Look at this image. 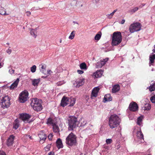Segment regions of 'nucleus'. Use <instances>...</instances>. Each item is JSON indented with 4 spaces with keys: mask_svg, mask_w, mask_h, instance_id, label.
Segmentation results:
<instances>
[{
    "mask_svg": "<svg viewBox=\"0 0 155 155\" xmlns=\"http://www.w3.org/2000/svg\"><path fill=\"white\" fill-rule=\"evenodd\" d=\"M60 43H61V42H62V40H61V39L60 40Z\"/></svg>",
    "mask_w": 155,
    "mask_h": 155,
    "instance_id": "bf43d9fd",
    "label": "nucleus"
},
{
    "mask_svg": "<svg viewBox=\"0 0 155 155\" xmlns=\"http://www.w3.org/2000/svg\"><path fill=\"white\" fill-rule=\"evenodd\" d=\"M114 14L112 12L110 14H108L106 15L107 18L109 19H111L112 18Z\"/></svg>",
    "mask_w": 155,
    "mask_h": 155,
    "instance_id": "37998d69",
    "label": "nucleus"
},
{
    "mask_svg": "<svg viewBox=\"0 0 155 155\" xmlns=\"http://www.w3.org/2000/svg\"><path fill=\"white\" fill-rule=\"evenodd\" d=\"M19 81V78H17L16 79V80L13 83H12L11 85V86H10V89H13L17 87Z\"/></svg>",
    "mask_w": 155,
    "mask_h": 155,
    "instance_id": "f3484780",
    "label": "nucleus"
},
{
    "mask_svg": "<svg viewBox=\"0 0 155 155\" xmlns=\"http://www.w3.org/2000/svg\"><path fill=\"white\" fill-rule=\"evenodd\" d=\"M77 72L78 73V74H82L84 73L83 71L80 70H78L77 71Z\"/></svg>",
    "mask_w": 155,
    "mask_h": 155,
    "instance_id": "09e8293b",
    "label": "nucleus"
},
{
    "mask_svg": "<svg viewBox=\"0 0 155 155\" xmlns=\"http://www.w3.org/2000/svg\"><path fill=\"white\" fill-rule=\"evenodd\" d=\"M151 109L150 105L148 104L145 105L144 107V110H149Z\"/></svg>",
    "mask_w": 155,
    "mask_h": 155,
    "instance_id": "f704fd0d",
    "label": "nucleus"
},
{
    "mask_svg": "<svg viewBox=\"0 0 155 155\" xmlns=\"http://www.w3.org/2000/svg\"><path fill=\"white\" fill-rule=\"evenodd\" d=\"M52 126L53 131L55 133H59L60 129L58 126L55 124L53 125Z\"/></svg>",
    "mask_w": 155,
    "mask_h": 155,
    "instance_id": "4be33fe9",
    "label": "nucleus"
},
{
    "mask_svg": "<svg viewBox=\"0 0 155 155\" xmlns=\"http://www.w3.org/2000/svg\"><path fill=\"white\" fill-rule=\"evenodd\" d=\"M149 91L151 92L155 90V81L154 83L149 87Z\"/></svg>",
    "mask_w": 155,
    "mask_h": 155,
    "instance_id": "c756f323",
    "label": "nucleus"
},
{
    "mask_svg": "<svg viewBox=\"0 0 155 155\" xmlns=\"http://www.w3.org/2000/svg\"><path fill=\"white\" fill-rule=\"evenodd\" d=\"M129 109L130 111H136L138 110V106L137 104L134 102L130 103L129 106Z\"/></svg>",
    "mask_w": 155,
    "mask_h": 155,
    "instance_id": "1a4fd4ad",
    "label": "nucleus"
},
{
    "mask_svg": "<svg viewBox=\"0 0 155 155\" xmlns=\"http://www.w3.org/2000/svg\"><path fill=\"white\" fill-rule=\"evenodd\" d=\"M0 155H6V154L3 151H0Z\"/></svg>",
    "mask_w": 155,
    "mask_h": 155,
    "instance_id": "8fccbe9b",
    "label": "nucleus"
},
{
    "mask_svg": "<svg viewBox=\"0 0 155 155\" xmlns=\"http://www.w3.org/2000/svg\"><path fill=\"white\" fill-rule=\"evenodd\" d=\"M65 142L69 146L71 147L75 146L77 144L76 135L71 132L66 137Z\"/></svg>",
    "mask_w": 155,
    "mask_h": 155,
    "instance_id": "20e7f679",
    "label": "nucleus"
},
{
    "mask_svg": "<svg viewBox=\"0 0 155 155\" xmlns=\"http://www.w3.org/2000/svg\"><path fill=\"white\" fill-rule=\"evenodd\" d=\"M20 118L24 122L28 121L31 117V116L26 113H22L20 114Z\"/></svg>",
    "mask_w": 155,
    "mask_h": 155,
    "instance_id": "9b49d317",
    "label": "nucleus"
},
{
    "mask_svg": "<svg viewBox=\"0 0 155 155\" xmlns=\"http://www.w3.org/2000/svg\"><path fill=\"white\" fill-rule=\"evenodd\" d=\"M69 130H73L78 127V121L77 117L74 116L69 117L68 118Z\"/></svg>",
    "mask_w": 155,
    "mask_h": 155,
    "instance_id": "7ed1b4c3",
    "label": "nucleus"
},
{
    "mask_svg": "<svg viewBox=\"0 0 155 155\" xmlns=\"http://www.w3.org/2000/svg\"><path fill=\"white\" fill-rule=\"evenodd\" d=\"M125 22V20L124 19H123L121 21V24H123Z\"/></svg>",
    "mask_w": 155,
    "mask_h": 155,
    "instance_id": "5fc2aeb1",
    "label": "nucleus"
},
{
    "mask_svg": "<svg viewBox=\"0 0 155 155\" xmlns=\"http://www.w3.org/2000/svg\"><path fill=\"white\" fill-rule=\"evenodd\" d=\"M76 83H74V84L75 85L76 84V85H75L77 87H79L80 86L83 85L84 83V79H79L77 80L75 82Z\"/></svg>",
    "mask_w": 155,
    "mask_h": 155,
    "instance_id": "2eb2a0df",
    "label": "nucleus"
},
{
    "mask_svg": "<svg viewBox=\"0 0 155 155\" xmlns=\"http://www.w3.org/2000/svg\"><path fill=\"white\" fill-rule=\"evenodd\" d=\"M154 48L152 50V51H153V53H155V45H154Z\"/></svg>",
    "mask_w": 155,
    "mask_h": 155,
    "instance_id": "6e6d98bb",
    "label": "nucleus"
},
{
    "mask_svg": "<svg viewBox=\"0 0 155 155\" xmlns=\"http://www.w3.org/2000/svg\"><path fill=\"white\" fill-rule=\"evenodd\" d=\"M50 71H51V70H49V72H50Z\"/></svg>",
    "mask_w": 155,
    "mask_h": 155,
    "instance_id": "680f3d73",
    "label": "nucleus"
},
{
    "mask_svg": "<svg viewBox=\"0 0 155 155\" xmlns=\"http://www.w3.org/2000/svg\"><path fill=\"white\" fill-rule=\"evenodd\" d=\"M137 136L138 139H143V135L140 130L137 131Z\"/></svg>",
    "mask_w": 155,
    "mask_h": 155,
    "instance_id": "5701e85b",
    "label": "nucleus"
},
{
    "mask_svg": "<svg viewBox=\"0 0 155 155\" xmlns=\"http://www.w3.org/2000/svg\"><path fill=\"white\" fill-rule=\"evenodd\" d=\"M41 71L42 72V73L44 74H48V71H47L46 70V71H45V70L44 69L41 70Z\"/></svg>",
    "mask_w": 155,
    "mask_h": 155,
    "instance_id": "a18cd8bd",
    "label": "nucleus"
},
{
    "mask_svg": "<svg viewBox=\"0 0 155 155\" xmlns=\"http://www.w3.org/2000/svg\"><path fill=\"white\" fill-rule=\"evenodd\" d=\"M105 102L110 101L112 100L110 94H106L104 98Z\"/></svg>",
    "mask_w": 155,
    "mask_h": 155,
    "instance_id": "a878e982",
    "label": "nucleus"
},
{
    "mask_svg": "<svg viewBox=\"0 0 155 155\" xmlns=\"http://www.w3.org/2000/svg\"><path fill=\"white\" fill-rule=\"evenodd\" d=\"M70 106H73L75 104V99L74 98H72L70 99Z\"/></svg>",
    "mask_w": 155,
    "mask_h": 155,
    "instance_id": "2f4dec72",
    "label": "nucleus"
},
{
    "mask_svg": "<svg viewBox=\"0 0 155 155\" xmlns=\"http://www.w3.org/2000/svg\"><path fill=\"white\" fill-rule=\"evenodd\" d=\"M2 64H1V62H0V68H1V67H2Z\"/></svg>",
    "mask_w": 155,
    "mask_h": 155,
    "instance_id": "13d9d810",
    "label": "nucleus"
},
{
    "mask_svg": "<svg viewBox=\"0 0 155 155\" xmlns=\"http://www.w3.org/2000/svg\"><path fill=\"white\" fill-rule=\"evenodd\" d=\"M121 120L116 114L111 115L109 119L108 124L110 127L113 129L118 127L120 124Z\"/></svg>",
    "mask_w": 155,
    "mask_h": 155,
    "instance_id": "f257e3e1",
    "label": "nucleus"
},
{
    "mask_svg": "<svg viewBox=\"0 0 155 155\" xmlns=\"http://www.w3.org/2000/svg\"><path fill=\"white\" fill-rule=\"evenodd\" d=\"M150 100L152 102L155 103V94L150 97Z\"/></svg>",
    "mask_w": 155,
    "mask_h": 155,
    "instance_id": "58836bf2",
    "label": "nucleus"
},
{
    "mask_svg": "<svg viewBox=\"0 0 155 155\" xmlns=\"http://www.w3.org/2000/svg\"><path fill=\"white\" fill-rule=\"evenodd\" d=\"M53 135L51 134H50L48 136V138L49 140H51L53 138Z\"/></svg>",
    "mask_w": 155,
    "mask_h": 155,
    "instance_id": "c03bdc74",
    "label": "nucleus"
},
{
    "mask_svg": "<svg viewBox=\"0 0 155 155\" xmlns=\"http://www.w3.org/2000/svg\"><path fill=\"white\" fill-rule=\"evenodd\" d=\"M65 83L64 81H60L58 82L56 84L58 86H60Z\"/></svg>",
    "mask_w": 155,
    "mask_h": 155,
    "instance_id": "a19ab883",
    "label": "nucleus"
},
{
    "mask_svg": "<svg viewBox=\"0 0 155 155\" xmlns=\"http://www.w3.org/2000/svg\"><path fill=\"white\" fill-rule=\"evenodd\" d=\"M56 146L58 149H60L63 147V145L62 141L60 138L57 139L56 141Z\"/></svg>",
    "mask_w": 155,
    "mask_h": 155,
    "instance_id": "6ab92c4d",
    "label": "nucleus"
},
{
    "mask_svg": "<svg viewBox=\"0 0 155 155\" xmlns=\"http://www.w3.org/2000/svg\"><path fill=\"white\" fill-rule=\"evenodd\" d=\"M40 81V78L33 79L32 81V85L35 86H37Z\"/></svg>",
    "mask_w": 155,
    "mask_h": 155,
    "instance_id": "393cba45",
    "label": "nucleus"
},
{
    "mask_svg": "<svg viewBox=\"0 0 155 155\" xmlns=\"http://www.w3.org/2000/svg\"><path fill=\"white\" fill-rule=\"evenodd\" d=\"M153 54V53H152V54L150 55L149 57V60L151 64H153L154 63L155 59V54Z\"/></svg>",
    "mask_w": 155,
    "mask_h": 155,
    "instance_id": "bb28decb",
    "label": "nucleus"
},
{
    "mask_svg": "<svg viewBox=\"0 0 155 155\" xmlns=\"http://www.w3.org/2000/svg\"><path fill=\"white\" fill-rule=\"evenodd\" d=\"M142 121V118L141 117H139L137 119V124L140 125L141 124V122Z\"/></svg>",
    "mask_w": 155,
    "mask_h": 155,
    "instance_id": "c9c22d12",
    "label": "nucleus"
},
{
    "mask_svg": "<svg viewBox=\"0 0 155 155\" xmlns=\"http://www.w3.org/2000/svg\"><path fill=\"white\" fill-rule=\"evenodd\" d=\"M28 92L26 90H25L21 93L19 97L20 102L23 103L26 101L28 100Z\"/></svg>",
    "mask_w": 155,
    "mask_h": 155,
    "instance_id": "6e6552de",
    "label": "nucleus"
},
{
    "mask_svg": "<svg viewBox=\"0 0 155 155\" xmlns=\"http://www.w3.org/2000/svg\"><path fill=\"white\" fill-rule=\"evenodd\" d=\"M49 155H54V152H51L48 153Z\"/></svg>",
    "mask_w": 155,
    "mask_h": 155,
    "instance_id": "864d4df0",
    "label": "nucleus"
},
{
    "mask_svg": "<svg viewBox=\"0 0 155 155\" xmlns=\"http://www.w3.org/2000/svg\"><path fill=\"white\" fill-rule=\"evenodd\" d=\"M80 67L81 69L86 70L87 69V66L86 63L84 62L80 64Z\"/></svg>",
    "mask_w": 155,
    "mask_h": 155,
    "instance_id": "c85d7f7f",
    "label": "nucleus"
},
{
    "mask_svg": "<svg viewBox=\"0 0 155 155\" xmlns=\"http://www.w3.org/2000/svg\"><path fill=\"white\" fill-rule=\"evenodd\" d=\"M9 72L11 74H14L15 73V70L13 69H10L9 70Z\"/></svg>",
    "mask_w": 155,
    "mask_h": 155,
    "instance_id": "de8ad7c7",
    "label": "nucleus"
},
{
    "mask_svg": "<svg viewBox=\"0 0 155 155\" xmlns=\"http://www.w3.org/2000/svg\"><path fill=\"white\" fill-rule=\"evenodd\" d=\"M35 31L34 29H30V33L31 35L33 36L35 38H36L37 36V35L35 33Z\"/></svg>",
    "mask_w": 155,
    "mask_h": 155,
    "instance_id": "473e14b6",
    "label": "nucleus"
},
{
    "mask_svg": "<svg viewBox=\"0 0 155 155\" xmlns=\"http://www.w3.org/2000/svg\"><path fill=\"white\" fill-rule=\"evenodd\" d=\"M120 89V87L119 85H115L113 87L112 90V92L113 93H115L118 92Z\"/></svg>",
    "mask_w": 155,
    "mask_h": 155,
    "instance_id": "aec40b11",
    "label": "nucleus"
},
{
    "mask_svg": "<svg viewBox=\"0 0 155 155\" xmlns=\"http://www.w3.org/2000/svg\"><path fill=\"white\" fill-rule=\"evenodd\" d=\"M53 120L51 118L49 117L48 119L47 124H52L53 125L54 124H53Z\"/></svg>",
    "mask_w": 155,
    "mask_h": 155,
    "instance_id": "7c9ffc66",
    "label": "nucleus"
},
{
    "mask_svg": "<svg viewBox=\"0 0 155 155\" xmlns=\"http://www.w3.org/2000/svg\"><path fill=\"white\" fill-rule=\"evenodd\" d=\"M103 73V71L101 70L97 71L94 73L93 76L95 78H98L101 77Z\"/></svg>",
    "mask_w": 155,
    "mask_h": 155,
    "instance_id": "dca6fc26",
    "label": "nucleus"
},
{
    "mask_svg": "<svg viewBox=\"0 0 155 155\" xmlns=\"http://www.w3.org/2000/svg\"><path fill=\"white\" fill-rule=\"evenodd\" d=\"M46 66L45 65H41V70L44 69L45 72L46 71Z\"/></svg>",
    "mask_w": 155,
    "mask_h": 155,
    "instance_id": "49530a36",
    "label": "nucleus"
},
{
    "mask_svg": "<svg viewBox=\"0 0 155 155\" xmlns=\"http://www.w3.org/2000/svg\"><path fill=\"white\" fill-rule=\"evenodd\" d=\"M138 7H135L133 9H132L129 11L130 12H132V13L135 12L138 9Z\"/></svg>",
    "mask_w": 155,
    "mask_h": 155,
    "instance_id": "4c0bfd02",
    "label": "nucleus"
},
{
    "mask_svg": "<svg viewBox=\"0 0 155 155\" xmlns=\"http://www.w3.org/2000/svg\"><path fill=\"white\" fill-rule=\"evenodd\" d=\"M70 103V99L65 96H63L61 100V106L64 107Z\"/></svg>",
    "mask_w": 155,
    "mask_h": 155,
    "instance_id": "9d476101",
    "label": "nucleus"
},
{
    "mask_svg": "<svg viewBox=\"0 0 155 155\" xmlns=\"http://www.w3.org/2000/svg\"><path fill=\"white\" fill-rule=\"evenodd\" d=\"M27 13V15L28 16H29L30 15H31V13L30 12H29V11H28L26 12Z\"/></svg>",
    "mask_w": 155,
    "mask_h": 155,
    "instance_id": "603ef678",
    "label": "nucleus"
},
{
    "mask_svg": "<svg viewBox=\"0 0 155 155\" xmlns=\"http://www.w3.org/2000/svg\"><path fill=\"white\" fill-rule=\"evenodd\" d=\"M106 143L108 144H110L112 142V140L111 139H108L106 140Z\"/></svg>",
    "mask_w": 155,
    "mask_h": 155,
    "instance_id": "79ce46f5",
    "label": "nucleus"
},
{
    "mask_svg": "<svg viewBox=\"0 0 155 155\" xmlns=\"http://www.w3.org/2000/svg\"><path fill=\"white\" fill-rule=\"evenodd\" d=\"M0 14L2 15H8L9 14L7 13L5 9L0 5Z\"/></svg>",
    "mask_w": 155,
    "mask_h": 155,
    "instance_id": "412c9836",
    "label": "nucleus"
},
{
    "mask_svg": "<svg viewBox=\"0 0 155 155\" xmlns=\"http://www.w3.org/2000/svg\"><path fill=\"white\" fill-rule=\"evenodd\" d=\"M38 136L41 140H45L46 138V136L43 131L41 130L38 134Z\"/></svg>",
    "mask_w": 155,
    "mask_h": 155,
    "instance_id": "a211bd4d",
    "label": "nucleus"
},
{
    "mask_svg": "<svg viewBox=\"0 0 155 155\" xmlns=\"http://www.w3.org/2000/svg\"><path fill=\"white\" fill-rule=\"evenodd\" d=\"M100 90L98 87L94 88L92 90L91 94V98L92 99L93 97H97L98 93Z\"/></svg>",
    "mask_w": 155,
    "mask_h": 155,
    "instance_id": "4468645a",
    "label": "nucleus"
},
{
    "mask_svg": "<svg viewBox=\"0 0 155 155\" xmlns=\"http://www.w3.org/2000/svg\"><path fill=\"white\" fill-rule=\"evenodd\" d=\"M51 147V144H48L46 147L44 148L45 150L46 151H49Z\"/></svg>",
    "mask_w": 155,
    "mask_h": 155,
    "instance_id": "ea45409f",
    "label": "nucleus"
},
{
    "mask_svg": "<svg viewBox=\"0 0 155 155\" xmlns=\"http://www.w3.org/2000/svg\"><path fill=\"white\" fill-rule=\"evenodd\" d=\"M7 44L8 45H9V44L8 43H7Z\"/></svg>",
    "mask_w": 155,
    "mask_h": 155,
    "instance_id": "052dcab7",
    "label": "nucleus"
},
{
    "mask_svg": "<svg viewBox=\"0 0 155 155\" xmlns=\"http://www.w3.org/2000/svg\"><path fill=\"white\" fill-rule=\"evenodd\" d=\"M42 103L41 100L37 98H35L32 100L31 104L35 110L38 111L41 110L43 109Z\"/></svg>",
    "mask_w": 155,
    "mask_h": 155,
    "instance_id": "39448f33",
    "label": "nucleus"
},
{
    "mask_svg": "<svg viewBox=\"0 0 155 155\" xmlns=\"http://www.w3.org/2000/svg\"><path fill=\"white\" fill-rule=\"evenodd\" d=\"M15 137L13 135H11L8 137L7 141V145L8 146H11L13 144Z\"/></svg>",
    "mask_w": 155,
    "mask_h": 155,
    "instance_id": "f8f14e48",
    "label": "nucleus"
},
{
    "mask_svg": "<svg viewBox=\"0 0 155 155\" xmlns=\"http://www.w3.org/2000/svg\"><path fill=\"white\" fill-rule=\"evenodd\" d=\"M75 31H73L70 34V35L69 37V38L71 40L73 39L74 37Z\"/></svg>",
    "mask_w": 155,
    "mask_h": 155,
    "instance_id": "72a5a7b5",
    "label": "nucleus"
},
{
    "mask_svg": "<svg viewBox=\"0 0 155 155\" xmlns=\"http://www.w3.org/2000/svg\"><path fill=\"white\" fill-rule=\"evenodd\" d=\"M108 59V58H106L103 60L101 61L100 62H97L96 65V67L97 68H101L106 64Z\"/></svg>",
    "mask_w": 155,
    "mask_h": 155,
    "instance_id": "ddd939ff",
    "label": "nucleus"
},
{
    "mask_svg": "<svg viewBox=\"0 0 155 155\" xmlns=\"http://www.w3.org/2000/svg\"><path fill=\"white\" fill-rule=\"evenodd\" d=\"M6 52L9 54H10L12 52V50L11 49H8L6 51Z\"/></svg>",
    "mask_w": 155,
    "mask_h": 155,
    "instance_id": "3c124183",
    "label": "nucleus"
},
{
    "mask_svg": "<svg viewBox=\"0 0 155 155\" xmlns=\"http://www.w3.org/2000/svg\"><path fill=\"white\" fill-rule=\"evenodd\" d=\"M122 36L121 33L120 31L114 32L113 34L111 45L114 46H117L122 41Z\"/></svg>",
    "mask_w": 155,
    "mask_h": 155,
    "instance_id": "f03ea898",
    "label": "nucleus"
},
{
    "mask_svg": "<svg viewBox=\"0 0 155 155\" xmlns=\"http://www.w3.org/2000/svg\"><path fill=\"white\" fill-rule=\"evenodd\" d=\"M141 25L140 23L136 22L131 24L129 28L130 32L134 33L135 31H139L141 29Z\"/></svg>",
    "mask_w": 155,
    "mask_h": 155,
    "instance_id": "423d86ee",
    "label": "nucleus"
},
{
    "mask_svg": "<svg viewBox=\"0 0 155 155\" xmlns=\"http://www.w3.org/2000/svg\"><path fill=\"white\" fill-rule=\"evenodd\" d=\"M102 35L101 32V31L99 32L94 37V39L95 40L98 41L101 38Z\"/></svg>",
    "mask_w": 155,
    "mask_h": 155,
    "instance_id": "cd10ccee",
    "label": "nucleus"
},
{
    "mask_svg": "<svg viewBox=\"0 0 155 155\" xmlns=\"http://www.w3.org/2000/svg\"><path fill=\"white\" fill-rule=\"evenodd\" d=\"M36 66L35 65H33L31 69V71L32 73H34L36 71Z\"/></svg>",
    "mask_w": 155,
    "mask_h": 155,
    "instance_id": "e433bc0d",
    "label": "nucleus"
},
{
    "mask_svg": "<svg viewBox=\"0 0 155 155\" xmlns=\"http://www.w3.org/2000/svg\"><path fill=\"white\" fill-rule=\"evenodd\" d=\"M117 11V9H116L115 10H114L113 12H112L114 14Z\"/></svg>",
    "mask_w": 155,
    "mask_h": 155,
    "instance_id": "4d7b16f0",
    "label": "nucleus"
},
{
    "mask_svg": "<svg viewBox=\"0 0 155 155\" xmlns=\"http://www.w3.org/2000/svg\"><path fill=\"white\" fill-rule=\"evenodd\" d=\"M10 98L8 96H5L2 100V107L3 108L8 107L10 105Z\"/></svg>",
    "mask_w": 155,
    "mask_h": 155,
    "instance_id": "0eeeda50",
    "label": "nucleus"
},
{
    "mask_svg": "<svg viewBox=\"0 0 155 155\" xmlns=\"http://www.w3.org/2000/svg\"><path fill=\"white\" fill-rule=\"evenodd\" d=\"M19 121L18 119H16L15 120L13 124V128L15 130L17 129L19 126Z\"/></svg>",
    "mask_w": 155,
    "mask_h": 155,
    "instance_id": "b1692460",
    "label": "nucleus"
}]
</instances>
